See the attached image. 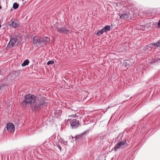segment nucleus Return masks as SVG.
Segmentation results:
<instances>
[{
  "instance_id": "1",
  "label": "nucleus",
  "mask_w": 160,
  "mask_h": 160,
  "mask_svg": "<svg viewBox=\"0 0 160 160\" xmlns=\"http://www.w3.org/2000/svg\"><path fill=\"white\" fill-rule=\"evenodd\" d=\"M47 101L45 98L38 99L32 107V110L34 112L40 111L47 106L48 103Z\"/></svg>"
},
{
  "instance_id": "2",
  "label": "nucleus",
  "mask_w": 160,
  "mask_h": 160,
  "mask_svg": "<svg viewBox=\"0 0 160 160\" xmlns=\"http://www.w3.org/2000/svg\"><path fill=\"white\" fill-rule=\"evenodd\" d=\"M24 99L22 102V104L25 107L27 105H31L36 100V98L33 95L28 94L26 95L24 97Z\"/></svg>"
},
{
  "instance_id": "3",
  "label": "nucleus",
  "mask_w": 160,
  "mask_h": 160,
  "mask_svg": "<svg viewBox=\"0 0 160 160\" xmlns=\"http://www.w3.org/2000/svg\"><path fill=\"white\" fill-rule=\"evenodd\" d=\"M52 29L55 32V29L57 30L58 33L60 34H67L70 33V31L65 27H58L55 28V27H52Z\"/></svg>"
},
{
  "instance_id": "4",
  "label": "nucleus",
  "mask_w": 160,
  "mask_h": 160,
  "mask_svg": "<svg viewBox=\"0 0 160 160\" xmlns=\"http://www.w3.org/2000/svg\"><path fill=\"white\" fill-rule=\"evenodd\" d=\"M128 146V144L126 142V139H125L117 143L113 149L114 151H116L118 148H122L124 147H126Z\"/></svg>"
},
{
  "instance_id": "5",
  "label": "nucleus",
  "mask_w": 160,
  "mask_h": 160,
  "mask_svg": "<svg viewBox=\"0 0 160 160\" xmlns=\"http://www.w3.org/2000/svg\"><path fill=\"white\" fill-rule=\"evenodd\" d=\"M133 63V61L132 60H126L123 61L122 67L124 68V70L127 69L128 68L131 67Z\"/></svg>"
},
{
  "instance_id": "6",
  "label": "nucleus",
  "mask_w": 160,
  "mask_h": 160,
  "mask_svg": "<svg viewBox=\"0 0 160 160\" xmlns=\"http://www.w3.org/2000/svg\"><path fill=\"white\" fill-rule=\"evenodd\" d=\"M40 47L47 45L48 44L50 41V39L47 37H45L44 38L40 37Z\"/></svg>"
},
{
  "instance_id": "7",
  "label": "nucleus",
  "mask_w": 160,
  "mask_h": 160,
  "mask_svg": "<svg viewBox=\"0 0 160 160\" xmlns=\"http://www.w3.org/2000/svg\"><path fill=\"white\" fill-rule=\"evenodd\" d=\"M90 129H88L86 131L84 132L83 133L77 135L76 137V140H83L86 137V135L89 133Z\"/></svg>"
},
{
  "instance_id": "8",
  "label": "nucleus",
  "mask_w": 160,
  "mask_h": 160,
  "mask_svg": "<svg viewBox=\"0 0 160 160\" xmlns=\"http://www.w3.org/2000/svg\"><path fill=\"white\" fill-rule=\"evenodd\" d=\"M70 123L72 128H76L78 126L79 122L76 119L70 120Z\"/></svg>"
},
{
  "instance_id": "9",
  "label": "nucleus",
  "mask_w": 160,
  "mask_h": 160,
  "mask_svg": "<svg viewBox=\"0 0 160 160\" xmlns=\"http://www.w3.org/2000/svg\"><path fill=\"white\" fill-rule=\"evenodd\" d=\"M40 37L37 36H34L33 38V43L37 47H40Z\"/></svg>"
},
{
  "instance_id": "10",
  "label": "nucleus",
  "mask_w": 160,
  "mask_h": 160,
  "mask_svg": "<svg viewBox=\"0 0 160 160\" xmlns=\"http://www.w3.org/2000/svg\"><path fill=\"white\" fill-rule=\"evenodd\" d=\"M9 24L10 26L15 28H17L19 25L18 22L16 21L15 19H14L13 21H10L9 22Z\"/></svg>"
},
{
  "instance_id": "11",
  "label": "nucleus",
  "mask_w": 160,
  "mask_h": 160,
  "mask_svg": "<svg viewBox=\"0 0 160 160\" xmlns=\"http://www.w3.org/2000/svg\"><path fill=\"white\" fill-rule=\"evenodd\" d=\"M7 130L9 132L14 131V130L15 127L13 124L12 123H9L7 125Z\"/></svg>"
},
{
  "instance_id": "12",
  "label": "nucleus",
  "mask_w": 160,
  "mask_h": 160,
  "mask_svg": "<svg viewBox=\"0 0 160 160\" xmlns=\"http://www.w3.org/2000/svg\"><path fill=\"white\" fill-rule=\"evenodd\" d=\"M17 40V38L14 37L12 38V37L10 39V40L8 44V46L10 47V46L12 47L15 45V44Z\"/></svg>"
},
{
  "instance_id": "13",
  "label": "nucleus",
  "mask_w": 160,
  "mask_h": 160,
  "mask_svg": "<svg viewBox=\"0 0 160 160\" xmlns=\"http://www.w3.org/2000/svg\"><path fill=\"white\" fill-rule=\"evenodd\" d=\"M130 13L129 12L124 13L122 14L120 17V19H123L127 20L129 18Z\"/></svg>"
},
{
  "instance_id": "14",
  "label": "nucleus",
  "mask_w": 160,
  "mask_h": 160,
  "mask_svg": "<svg viewBox=\"0 0 160 160\" xmlns=\"http://www.w3.org/2000/svg\"><path fill=\"white\" fill-rule=\"evenodd\" d=\"M54 114L56 117H58L61 115L62 111L60 110H55L54 112Z\"/></svg>"
},
{
  "instance_id": "15",
  "label": "nucleus",
  "mask_w": 160,
  "mask_h": 160,
  "mask_svg": "<svg viewBox=\"0 0 160 160\" xmlns=\"http://www.w3.org/2000/svg\"><path fill=\"white\" fill-rule=\"evenodd\" d=\"M102 29L104 32H106L110 30V26L109 25H107L104 27Z\"/></svg>"
},
{
  "instance_id": "16",
  "label": "nucleus",
  "mask_w": 160,
  "mask_h": 160,
  "mask_svg": "<svg viewBox=\"0 0 160 160\" xmlns=\"http://www.w3.org/2000/svg\"><path fill=\"white\" fill-rule=\"evenodd\" d=\"M29 62V61L28 59H26L24 60L21 66L22 67H24L28 64Z\"/></svg>"
},
{
  "instance_id": "17",
  "label": "nucleus",
  "mask_w": 160,
  "mask_h": 160,
  "mask_svg": "<svg viewBox=\"0 0 160 160\" xmlns=\"http://www.w3.org/2000/svg\"><path fill=\"white\" fill-rule=\"evenodd\" d=\"M104 32L103 30L102 29L100 31H98L97 32V35L98 36H100L101 35H102V34Z\"/></svg>"
},
{
  "instance_id": "18",
  "label": "nucleus",
  "mask_w": 160,
  "mask_h": 160,
  "mask_svg": "<svg viewBox=\"0 0 160 160\" xmlns=\"http://www.w3.org/2000/svg\"><path fill=\"white\" fill-rule=\"evenodd\" d=\"M18 7L19 5L17 3L15 2L13 3V8L14 9H16L18 8Z\"/></svg>"
},
{
  "instance_id": "19",
  "label": "nucleus",
  "mask_w": 160,
  "mask_h": 160,
  "mask_svg": "<svg viewBox=\"0 0 160 160\" xmlns=\"http://www.w3.org/2000/svg\"><path fill=\"white\" fill-rule=\"evenodd\" d=\"M153 46L155 47H158L160 46V40L158 41V42L156 43H153Z\"/></svg>"
},
{
  "instance_id": "20",
  "label": "nucleus",
  "mask_w": 160,
  "mask_h": 160,
  "mask_svg": "<svg viewBox=\"0 0 160 160\" xmlns=\"http://www.w3.org/2000/svg\"><path fill=\"white\" fill-rule=\"evenodd\" d=\"M54 62L53 61L51 60L47 62V64L48 65H49L50 64H53Z\"/></svg>"
},
{
  "instance_id": "21",
  "label": "nucleus",
  "mask_w": 160,
  "mask_h": 160,
  "mask_svg": "<svg viewBox=\"0 0 160 160\" xmlns=\"http://www.w3.org/2000/svg\"><path fill=\"white\" fill-rule=\"evenodd\" d=\"M149 12L148 11H145L144 12H143V14L144 15H147V14H149Z\"/></svg>"
},
{
  "instance_id": "22",
  "label": "nucleus",
  "mask_w": 160,
  "mask_h": 160,
  "mask_svg": "<svg viewBox=\"0 0 160 160\" xmlns=\"http://www.w3.org/2000/svg\"><path fill=\"white\" fill-rule=\"evenodd\" d=\"M56 146L61 151V146L59 145V144L58 143H56Z\"/></svg>"
},
{
  "instance_id": "23",
  "label": "nucleus",
  "mask_w": 160,
  "mask_h": 160,
  "mask_svg": "<svg viewBox=\"0 0 160 160\" xmlns=\"http://www.w3.org/2000/svg\"><path fill=\"white\" fill-rule=\"evenodd\" d=\"M158 27L160 28V19L159 20L158 24Z\"/></svg>"
},
{
  "instance_id": "24",
  "label": "nucleus",
  "mask_w": 160,
  "mask_h": 160,
  "mask_svg": "<svg viewBox=\"0 0 160 160\" xmlns=\"http://www.w3.org/2000/svg\"><path fill=\"white\" fill-rule=\"evenodd\" d=\"M121 135H122V134H119L118 135V136L117 137V139H118V138H119V136H120Z\"/></svg>"
},
{
  "instance_id": "25",
  "label": "nucleus",
  "mask_w": 160,
  "mask_h": 160,
  "mask_svg": "<svg viewBox=\"0 0 160 160\" xmlns=\"http://www.w3.org/2000/svg\"><path fill=\"white\" fill-rule=\"evenodd\" d=\"M2 86H1V85H0V89H1V88H2Z\"/></svg>"
},
{
  "instance_id": "26",
  "label": "nucleus",
  "mask_w": 160,
  "mask_h": 160,
  "mask_svg": "<svg viewBox=\"0 0 160 160\" xmlns=\"http://www.w3.org/2000/svg\"><path fill=\"white\" fill-rule=\"evenodd\" d=\"M2 8V7L1 6H0V10Z\"/></svg>"
},
{
  "instance_id": "27",
  "label": "nucleus",
  "mask_w": 160,
  "mask_h": 160,
  "mask_svg": "<svg viewBox=\"0 0 160 160\" xmlns=\"http://www.w3.org/2000/svg\"><path fill=\"white\" fill-rule=\"evenodd\" d=\"M1 26H2V25H1L0 24V28H1Z\"/></svg>"
},
{
  "instance_id": "28",
  "label": "nucleus",
  "mask_w": 160,
  "mask_h": 160,
  "mask_svg": "<svg viewBox=\"0 0 160 160\" xmlns=\"http://www.w3.org/2000/svg\"><path fill=\"white\" fill-rule=\"evenodd\" d=\"M158 59V60H159V59H160V58H159Z\"/></svg>"
}]
</instances>
